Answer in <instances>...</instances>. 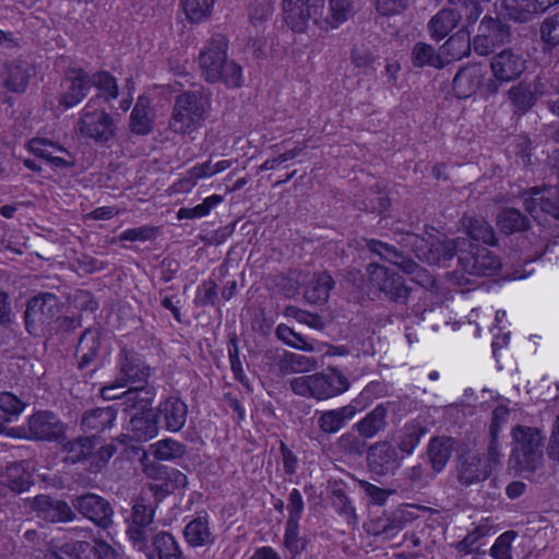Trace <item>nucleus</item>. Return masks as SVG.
Listing matches in <instances>:
<instances>
[{
  "label": "nucleus",
  "instance_id": "f257e3e1",
  "mask_svg": "<svg viewBox=\"0 0 559 559\" xmlns=\"http://www.w3.org/2000/svg\"><path fill=\"white\" fill-rule=\"evenodd\" d=\"M228 43L222 36L213 37L199 55L201 76L209 83H223L229 88L242 84V69L234 60L228 59Z\"/></svg>",
  "mask_w": 559,
  "mask_h": 559
},
{
  "label": "nucleus",
  "instance_id": "f03ea898",
  "mask_svg": "<svg viewBox=\"0 0 559 559\" xmlns=\"http://www.w3.org/2000/svg\"><path fill=\"white\" fill-rule=\"evenodd\" d=\"M210 100L200 91L183 92L175 99L168 128L174 133L190 135L206 119Z\"/></svg>",
  "mask_w": 559,
  "mask_h": 559
},
{
  "label": "nucleus",
  "instance_id": "7ed1b4c3",
  "mask_svg": "<svg viewBox=\"0 0 559 559\" xmlns=\"http://www.w3.org/2000/svg\"><path fill=\"white\" fill-rule=\"evenodd\" d=\"M289 385L299 396L324 401L348 390L349 382L338 369L329 368L326 372L296 377Z\"/></svg>",
  "mask_w": 559,
  "mask_h": 559
},
{
  "label": "nucleus",
  "instance_id": "20e7f679",
  "mask_svg": "<svg viewBox=\"0 0 559 559\" xmlns=\"http://www.w3.org/2000/svg\"><path fill=\"white\" fill-rule=\"evenodd\" d=\"M513 448L511 459L522 473L533 474L544 465V455L540 450L543 443L542 431L527 426H516L512 429Z\"/></svg>",
  "mask_w": 559,
  "mask_h": 559
},
{
  "label": "nucleus",
  "instance_id": "39448f33",
  "mask_svg": "<svg viewBox=\"0 0 559 559\" xmlns=\"http://www.w3.org/2000/svg\"><path fill=\"white\" fill-rule=\"evenodd\" d=\"M60 301L51 293H41L32 297L24 312L25 326L29 334L41 336L48 332L55 320L59 319Z\"/></svg>",
  "mask_w": 559,
  "mask_h": 559
},
{
  "label": "nucleus",
  "instance_id": "423d86ee",
  "mask_svg": "<svg viewBox=\"0 0 559 559\" xmlns=\"http://www.w3.org/2000/svg\"><path fill=\"white\" fill-rule=\"evenodd\" d=\"M525 69L524 58L512 49L493 55L490 59L492 78L484 84V93L487 96L497 94L501 86L518 80Z\"/></svg>",
  "mask_w": 559,
  "mask_h": 559
},
{
  "label": "nucleus",
  "instance_id": "0eeeda50",
  "mask_svg": "<svg viewBox=\"0 0 559 559\" xmlns=\"http://www.w3.org/2000/svg\"><path fill=\"white\" fill-rule=\"evenodd\" d=\"M382 391V385L379 382L369 383L359 394L358 399L352 403L335 409H330L320 413L318 417V427L324 433L337 432L346 421L354 418V416L362 409L371 397Z\"/></svg>",
  "mask_w": 559,
  "mask_h": 559
},
{
  "label": "nucleus",
  "instance_id": "6e6552de",
  "mask_svg": "<svg viewBox=\"0 0 559 559\" xmlns=\"http://www.w3.org/2000/svg\"><path fill=\"white\" fill-rule=\"evenodd\" d=\"M457 260L462 271L475 276H490L500 266V261L488 248L474 246L466 238L459 240Z\"/></svg>",
  "mask_w": 559,
  "mask_h": 559
},
{
  "label": "nucleus",
  "instance_id": "1a4fd4ad",
  "mask_svg": "<svg viewBox=\"0 0 559 559\" xmlns=\"http://www.w3.org/2000/svg\"><path fill=\"white\" fill-rule=\"evenodd\" d=\"M367 247L370 251L377 253L382 259L399 266L405 274L411 276L413 282L417 283L421 287L429 288L433 286V275L418 265L414 260L397 251L393 246L380 240L370 239L367 241Z\"/></svg>",
  "mask_w": 559,
  "mask_h": 559
},
{
  "label": "nucleus",
  "instance_id": "9d476101",
  "mask_svg": "<svg viewBox=\"0 0 559 559\" xmlns=\"http://www.w3.org/2000/svg\"><path fill=\"white\" fill-rule=\"evenodd\" d=\"M461 238L448 240L442 234L427 233V237L421 238L415 245L417 257L429 264L445 266L447 263L457 255V243Z\"/></svg>",
  "mask_w": 559,
  "mask_h": 559
},
{
  "label": "nucleus",
  "instance_id": "9b49d317",
  "mask_svg": "<svg viewBox=\"0 0 559 559\" xmlns=\"http://www.w3.org/2000/svg\"><path fill=\"white\" fill-rule=\"evenodd\" d=\"M95 98L90 99L78 122L81 135L98 142H107L115 134L114 121L105 110L93 109Z\"/></svg>",
  "mask_w": 559,
  "mask_h": 559
},
{
  "label": "nucleus",
  "instance_id": "f8f14e48",
  "mask_svg": "<svg viewBox=\"0 0 559 559\" xmlns=\"http://www.w3.org/2000/svg\"><path fill=\"white\" fill-rule=\"evenodd\" d=\"M367 274L371 284L390 300L397 304H406L411 288L405 285L399 274L377 263H370L368 265Z\"/></svg>",
  "mask_w": 559,
  "mask_h": 559
},
{
  "label": "nucleus",
  "instance_id": "ddd939ff",
  "mask_svg": "<svg viewBox=\"0 0 559 559\" xmlns=\"http://www.w3.org/2000/svg\"><path fill=\"white\" fill-rule=\"evenodd\" d=\"M355 12V0H328L326 7L319 8V15H313V23L323 31L336 29Z\"/></svg>",
  "mask_w": 559,
  "mask_h": 559
},
{
  "label": "nucleus",
  "instance_id": "4468645a",
  "mask_svg": "<svg viewBox=\"0 0 559 559\" xmlns=\"http://www.w3.org/2000/svg\"><path fill=\"white\" fill-rule=\"evenodd\" d=\"M281 5L284 23L294 33H306L310 20L319 15V7L310 0H282Z\"/></svg>",
  "mask_w": 559,
  "mask_h": 559
},
{
  "label": "nucleus",
  "instance_id": "2eb2a0df",
  "mask_svg": "<svg viewBox=\"0 0 559 559\" xmlns=\"http://www.w3.org/2000/svg\"><path fill=\"white\" fill-rule=\"evenodd\" d=\"M73 507L86 519L102 527L112 523L114 510L109 502L95 493H86L72 500Z\"/></svg>",
  "mask_w": 559,
  "mask_h": 559
},
{
  "label": "nucleus",
  "instance_id": "dca6fc26",
  "mask_svg": "<svg viewBox=\"0 0 559 559\" xmlns=\"http://www.w3.org/2000/svg\"><path fill=\"white\" fill-rule=\"evenodd\" d=\"M91 87V78L83 69H69L62 83L60 105L66 108L75 106L87 95Z\"/></svg>",
  "mask_w": 559,
  "mask_h": 559
},
{
  "label": "nucleus",
  "instance_id": "f3484780",
  "mask_svg": "<svg viewBox=\"0 0 559 559\" xmlns=\"http://www.w3.org/2000/svg\"><path fill=\"white\" fill-rule=\"evenodd\" d=\"M367 461L372 472L386 475L394 473L401 466L402 459L391 442L379 441L369 448Z\"/></svg>",
  "mask_w": 559,
  "mask_h": 559
},
{
  "label": "nucleus",
  "instance_id": "a211bd4d",
  "mask_svg": "<svg viewBox=\"0 0 559 559\" xmlns=\"http://www.w3.org/2000/svg\"><path fill=\"white\" fill-rule=\"evenodd\" d=\"M492 471L486 465L484 457L476 452L461 455L457 464V479L463 486H471L485 481Z\"/></svg>",
  "mask_w": 559,
  "mask_h": 559
},
{
  "label": "nucleus",
  "instance_id": "6ab92c4d",
  "mask_svg": "<svg viewBox=\"0 0 559 559\" xmlns=\"http://www.w3.org/2000/svg\"><path fill=\"white\" fill-rule=\"evenodd\" d=\"M31 509L36 512L38 518L50 523L70 522L75 516L66 501L56 500L45 495L36 496L31 502Z\"/></svg>",
  "mask_w": 559,
  "mask_h": 559
},
{
  "label": "nucleus",
  "instance_id": "aec40b11",
  "mask_svg": "<svg viewBox=\"0 0 559 559\" xmlns=\"http://www.w3.org/2000/svg\"><path fill=\"white\" fill-rule=\"evenodd\" d=\"M524 195L525 210L534 219L539 221V214L545 213L559 221V202L554 200L555 191L552 189H539L535 187Z\"/></svg>",
  "mask_w": 559,
  "mask_h": 559
},
{
  "label": "nucleus",
  "instance_id": "412c9836",
  "mask_svg": "<svg viewBox=\"0 0 559 559\" xmlns=\"http://www.w3.org/2000/svg\"><path fill=\"white\" fill-rule=\"evenodd\" d=\"M29 150L36 156L46 159L57 168H70L74 166L73 155L63 146L47 139H33L28 143Z\"/></svg>",
  "mask_w": 559,
  "mask_h": 559
},
{
  "label": "nucleus",
  "instance_id": "4be33fe9",
  "mask_svg": "<svg viewBox=\"0 0 559 559\" xmlns=\"http://www.w3.org/2000/svg\"><path fill=\"white\" fill-rule=\"evenodd\" d=\"M28 432L36 440H57L64 433V426L51 412H37L28 419Z\"/></svg>",
  "mask_w": 559,
  "mask_h": 559
},
{
  "label": "nucleus",
  "instance_id": "5701e85b",
  "mask_svg": "<svg viewBox=\"0 0 559 559\" xmlns=\"http://www.w3.org/2000/svg\"><path fill=\"white\" fill-rule=\"evenodd\" d=\"M545 85L540 79L521 81L508 91V97L519 112H526L544 95Z\"/></svg>",
  "mask_w": 559,
  "mask_h": 559
},
{
  "label": "nucleus",
  "instance_id": "b1692460",
  "mask_svg": "<svg viewBox=\"0 0 559 559\" xmlns=\"http://www.w3.org/2000/svg\"><path fill=\"white\" fill-rule=\"evenodd\" d=\"M486 71L481 66L472 64L461 69L454 76L453 88L460 98H467L480 87L484 88Z\"/></svg>",
  "mask_w": 559,
  "mask_h": 559
},
{
  "label": "nucleus",
  "instance_id": "393cba45",
  "mask_svg": "<svg viewBox=\"0 0 559 559\" xmlns=\"http://www.w3.org/2000/svg\"><path fill=\"white\" fill-rule=\"evenodd\" d=\"M150 377V368L134 355L126 354L120 360L117 381L121 386L145 385Z\"/></svg>",
  "mask_w": 559,
  "mask_h": 559
},
{
  "label": "nucleus",
  "instance_id": "a878e982",
  "mask_svg": "<svg viewBox=\"0 0 559 559\" xmlns=\"http://www.w3.org/2000/svg\"><path fill=\"white\" fill-rule=\"evenodd\" d=\"M63 552L74 555L79 559H116L117 551L103 540H94L93 544L76 540L66 543L62 546Z\"/></svg>",
  "mask_w": 559,
  "mask_h": 559
},
{
  "label": "nucleus",
  "instance_id": "bb28decb",
  "mask_svg": "<svg viewBox=\"0 0 559 559\" xmlns=\"http://www.w3.org/2000/svg\"><path fill=\"white\" fill-rule=\"evenodd\" d=\"M187 414V405L180 399L171 396L159 404L156 416L163 418L167 430L176 432L185 426Z\"/></svg>",
  "mask_w": 559,
  "mask_h": 559
},
{
  "label": "nucleus",
  "instance_id": "cd10ccee",
  "mask_svg": "<svg viewBox=\"0 0 559 559\" xmlns=\"http://www.w3.org/2000/svg\"><path fill=\"white\" fill-rule=\"evenodd\" d=\"M495 8L499 14L518 23H525L535 17L533 0H497Z\"/></svg>",
  "mask_w": 559,
  "mask_h": 559
},
{
  "label": "nucleus",
  "instance_id": "c85d7f7f",
  "mask_svg": "<svg viewBox=\"0 0 559 559\" xmlns=\"http://www.w3.org/2000/svg\"><path fill=\"white\" fill-rule=\"evenodd\" d=\"M133 438L138 441L153 439L158 433V421L156 413L151 407L146 411L136 412L132 415L129 423Z\"/></svg>",
  "mask_w": 559,
  "mask_h": 559
},
{
  "label": "nucleus",
  "instance_id": "c756f323",
  "mask_svg": "<svg viewBox=\"0 0 559 559\" xmlns=\"http://www.w3.org/2000/svg\"><path fill=\"white\" fill-rule=\"evenodd\" d=\"M146 555L148 559H185L176 539L166 532L154 535L152 547L146 549Z\"/></svg>",
  "mask_w": 559,
  "mask_h": 559
},
{
  "label": "nucleus",
  "instance_id": "7c9ffc66",
  "mask_svg": "<svg viewBox=\"0 0 559 559\" xmlns=\"http://www.w3.org/2000/svg\"><path fill=\"white\" fill-rule=\"evenodd\" d=\"M33 74L32 64L27 61L16 60L7 66L4 86L14 93H23L28 86Z\"/></svg>",
  "mask_w": 559,
  "mask_h": 559
},
{
  "label": "nucleus",
  "instance_id": "2f4dec72",
  "mask_svg": "<svg viewBox=\"0 0 559 559\" xmlns=\"http://www.w3.org/2000/svg\"><path fill=\"white\" fill-rule=\"evenodd\" d=\"M388 406L377 405L362 419L354 425L357 432L367 439L373 438L386 427Z\"/></svg>",
  "mask_w": 559,
  "mask_h": 559
},
{
  "label": "nucleus",
  "instance_id": "473e14b6",
  "mask_svg": "<svg viewBox=\"0 0 559 559\" xmlns=\"http://www.w3.org/2000/svg\"><path fill=\"white\" fill-rule=\"evenodd\" d=\"M32 485V475L22 463H14L7 467L0 478V492L7 487L14 493L26 491Z\"/></svg>",
  "mask_w": 559,
  "mask_h": 559
},
{
  "label": "nucleus",
  "instance_id": "72a5a7b5",
  "mask_svg": "<svg viewBox=\"0 0 559 559\" xmlns=\"http://www.w3.org/2000/svg\"><path fill=\"white\" fill-rule=\"evenodd\" d=\"M453 450V440L448 437H435L428 444V459L435 474L440 473L448 464Z\"/></svg>",
  "mask_w": 559,
  "mask_h": 559
},
{
  "label": "nucleus",
  "instance_id": "f704fd0d",
  "mask_svg": "<svg viewBox=\"0 0 559 559\" xmlns=\"http://www.w3.org/2000/svg\"><path fill=\"white\" fill-rule=\"evenodd\" d=\"M277 368L281 376L309 372L317 368V359L301 354L285 352L278 357Z\"/></svg>",
  "mask_w": 559,
  "mask_h": 559
},
{
  "label": "nucleus",
  "instance_id": "c9c22d12",
  "mask_svg": "<svg viewBox=\"0 0 559 559\" xmlns=\"http://www.w3.org/2000/svg\"><path fill=\"white\" fill-rule=\"evenodd\" d=\"M185 537L189 545L202 547L211 545L214 536L209 527L207 515H200L190 521L185 528Z\"/></svg>",
  "mask_w": 559,
  "mask_h": 559
},
{
  "label": "nucleus",
  "instance_id": "e433bc0d",
  "mask_svg": "<svg viewBox=\"0 0 559 559\" xmlns=\"http://www.w3.org/2000/svg\"><path fill=\"white\" fill-rule=\"evenodd\" d=\"M99 346L100 341L97 331L86 330L82 334L76 347L80 369L90 367L96 360Z\"/></svg>",
  "mask_w": 559,
  "mask_h": 559
},
{
  "label": "nucleus",
  "instance_id": "4c0bfd02",
  "mask_svg": "<svg viewBox=\"0 0 559 559\" xmlns=\"http://www.w3.org/2000/svg\"><path fill=\"white\" fill-rule=\"evenodd\" d=\"M459 20L450 8H443L436 13L428 23V32L432 39L441 40L447 37L457 25Z\"/></svg>",
  "mask_w": 559,
  "mask_h": 559
},
{
  "label": "nucleus",
  "instance_id": "58836bf2",
  "mask_svg": "<svg viewBox=\"0 0 559 559\" xmlns=\"http://www.w3.org/2000/svg\"><path fill=\"white\" fill-rule=\"evenodd\" d=\"M471 47L472 44L468 34L460 31L447 39L441 46L440 52L447 64L467 56L471 51Z\"/></svg>",
  "mask_w": 559,
  "mask_h": 559
},
{
  "label": "nucleus",
  "instance_id": "ea45409f",
  "mask_svg": "<svg viewBox=\"0 0 559 559\" xmlns=\"http://www.w3.org/2000/svg\"><path fill=\"white\" fill-rule=\"evenodd\" d=\"M333 285L334 281L331 275L316 274L305 289V297L310 304L322 305L328 301Z\"/></svg>",
  "mask_w": 559,
  "mask_h": 559
},
{
  "label": "nucleus",
  "instance_id": "a19ab883",
  "mask_svg": "<svg viewBox=\"0 0 559 559\" xmlns=\"http://www.w3.org/2000/svg\"><path fill=\"white\" fill-rule=\"evenodd\" d=\"M153 396L154 393L146 385L129 386L127 391L122 392L121 405L124 406V412L146 411L152 405Z\"/></svg>",
  "mask_w": 559,
  "mask_h": 559
},
{
  "label": "nucleus",
  "instance_id": "79ce46f5",
  "mask_svg": "<svg viewBox=\"0 0 559 559\" xmlns=\"http://www.w3.org/2000/svg\"><path fill=\"white\" fill-rule=\"evenodd\" d=\"M115 419L116 411L112 407H99L86 412L81 425L85 431L100 432L110 428Z\"/></svg>",
  "mask_w": 559,
  "mask_h": 559
},
{
  "label": "nucleus",
  "instance_id": "37998d69",
  "mask_svg": "<svg viewBox=\"0 0 559 559\" xmlns=\"http://www.w3.org/2000/svg\"><path fill=\"white\" fill-rule=\"evenodd\" d=\"M481 0H448L450 10L456 15L459 22L468 28L473 26L483 13Z\"/></svg>",
  "mask_w": 559,
  "mask_h": 559
},
{
  "label": "nucleus",
  "instance_id": "c03bdc74",
  "mask_svg": "<svg viewBox=\"0 0 559 559\" xmlns=\"http://www.w3.org/2000/svg\"><path fill=\"white\" fill-rule=\"evenodd\" d=\"M94 438H75L62 445L63 461L70 464L79 463L88 457L94 451Z\"/></svg>",
  "mask_w": 559,
  "mask_h": 559
},
{
  "label": "nucleus",
  "instance_id": "a18cd8bd",
  "mask_svg": "<svg viewBox=\"0 0 559 559\" xmlns=\"http://www.w3.org/2000/svg\"><path fill=\"white\" fill-rule=\"evenodd\" d=\"M412 61L415 67L430 66L440 69L445 66L441 52H437L432 45L426 43H417L413 47Z\"/></svg>",
  "mask_w": 559,
  "mask_h": 559
},
{
  "label": "nucleus",
  "instance_id": "49530a36",
  "mask_svg": "<svg viewBox=\"0 0 559 559\" xmlns=\"http://www.w3.org/2000/svg\"><path fill=\"white\" fill-rule=\"evenodd\" d=\"M26 404L10 392L0 393V433L4 431L7 425L17 417L25 408Z\"/></svg>",
  "mask_w": 559,
  "mask_h": 559
},
{
  "label": "nucleus",
  "instance_id": "de8ad7c7",
  "mask_svg": "<svg viewBox=\"0 0 559 559\" xmlns=\"http://www.w3.org/2000/svg\"><path fill=\"white\" fill-rule=\"evenodd\" d=\"M426 433V429L418 421H412L404 426L399 437V450L411 455L419 444L421 437Z\"/></svg>",
  "mask_w": 559,
  "mask_h": 559
},
{
  "label": "nucleus",
  "instance_id": "09e8293b",
  "mask_svg": "<svg viewBox=\"0 0 559 559\" xmlns=\"http://www.w3.org/2000/svg\"><path fill=\"white\" fill-rule=\"evenodd\" d=\"M153 456L160 461L176 460L186 453V447L170 438L159 440L150 447Z\"/></svg>",
  "mask_w": 559,
  "mask_h": 559
},
{
  "label": "nucleus",
  "instance_id": "8fccbe9b",
  "mask_svg": "<svg viewBox=\"0 0 559 559\" xmlns=\"http://www.w3.org/2000/svg\"><path fill=\"white\" fill-rule=\"evenodd\" d=\"M478 32L498 45L503 44L509 37V27L491 15H485L481 19Z\"/></svg>",
  "mask_w": 559,
  "mask_h": 559
},
{
  "label": "nucleus",
  "instance_id": "3c124183",
  "mask_svg": "<svg viewBox=\"0 0 559 559\" xmlns=\"http://www.w3.org/2000/svg\"><path fill=\"white\" fill-rule=\"evenodd\" d=\"M91 78L92 86H95L98 91L96 100L104 98L106 102L117 98L119 91L116 79L106 71H99L94 73Z\"/></svg>",
  "mask_w": 559,
  "mask_h": 559
},
{
  "label": "nucleus",
  "instance_id": "603ef678",
  "mask_svg": "<svg viewBox=\"0 0 559 559\" xmlns=\"http://www.w3.org/2000/svg\"><path fill=\"white\" fill-rule=\"evenodd\" d=\"M130 127L132 132L147 134L152 130L151 111L145 99L140 98L131 112Z\"/></svg>",
  "mask_w": 559,
  "mask_h": 559
},
{
  "label": "nucleus",
  "instance_id": "864d4df0",
  "mask_svg": "<svg viewBox=\"0 0 559 559\" xmlns=\"http://www.w3.org/2000/svg\"><path fill=\"white\" fill-rule=\"evenodd\" d=\"M215 0H182L187 19L192 23H201L211 16Z\"/></svg>",
  "mask_w": 559,
  "mask_h": 559
},
{
  "label": "nucleus",
  "instance_id": "5fc2aeb1",
  "mask_svg": "<svg viewBox=\"0 0 559 559\" xmlns=\"http://www.w3.org/2000/svg\"><path fill=\"white\" fill-rule=\"evenodd\" d=\"M498 225L502 231L511 234L525 229L527 218L515 209H504L498 216Z\"/></svg>",
  "mask_w": 559,
  "mask_h": 559
},
{
  "label": "nucleus",
  "instance_id": "6e6d98bb",
  "mask_svg": "<svg viewBox=\"0 0 559 559\" xmlns=\"http://www.w3.org/2000/svg\"><path fill=\"white\" fill-rule=\"evenodd\" d=\"M467 234L476 241H483L487 245L495 243V231L492 227L483 218H467L465 223Z\"/></svg>",
  "mask_w": 559,
  "mask_h": 559
},
{
  "label": "nucleus",
  "instance_id": "4d7b16f0",
  "mask_svg": "<svg viewBox=\"0 0 559 559\" xmlns=\"http://www.w3.org/2000/svg\"><path fill=\"white\" fill-rule=\"evenodd\" d=\"M332 496V506L336 512L344 518L349 526L356 527L358 523L357 514L346 493L342 489H335Z\"/></svg>",
  "mask_w": 559,
  "mask_h": 559
},
{
  "label": "nucleus",
  "instance_id": "13d9d810",
  "mask_svg": "<svg viewBox=\"0 0 559 559\" xmlns=\"http://www.w3.org/2000/svg\"><path fill=\"white\" fill-rule=\"evenodd\" d=\"M223 202V197L218 194H213L203 200L201 204H198L194 207H181L177 212V217L179 219H193L206 216L210 211Z\"/></svg>",
  "mask_w": 559,
  "mask_h": 559
},
{
  "label": "nucleus",
  "instance_id": "bf43d9fd",
  "mask_svg": "<svg viewBox=\"0 0 559 559\" xmlns=\"http://www.w3.org/2000/svg\"><path fill=\"white\" fill-rule=\"evenodd\" d=\"M187 484L188 477L186 474L179 469L167 467L163 483L153 486L152 489L155 490V492L168 495L177 489L185 488Z\"/></svg>",
  "mask_w": 559,
  "mask_h": 559
},
{
  "label": "nucleus",
  "instance_id": "052dcab7",
  "mask_svg": "<svg viewBox=\"0 0 559 559\" xmlns=\"http://www.w3.org/2000/svg\"><path fill=\"white\" fill-rule=\"evenodd\" d=\"M284 546L293 555H299L306 546V542L299 537V524L295 520H287L284 534Z\"/></svg>",
  "mask_w": 559,
  "mask_h": 559
},
{
  "label": "nucleus",
  "instance_id": "680f3d73",
  "mask_svg": "<svg viewBox=\"0 0 559 559\" xmlns=\"http://www.w3.org/2000/svg\"><path fill=\"white\" fill-rule=\"evenodd\" d=\"M276 336L287 345L305 352H313L314 346L308 343L299 333L285 324L276 328Z\"/></svg>",
  "mask_w": 559,
  "mask_h": 559
},
{
  "label": "nucleus",
  "instance_id": "e2e57ef3",
  "mask_svg": "<svg viewBox=\"0 0 559 559\" xmlns=\"http://www.w3.org/2000/svg\"><path fill=\"white\" fill-rule=\"evenodd\" d=\"M213 176L211 168V160L195 165L187 171L185 177L179 181L181 189L189 190L193 188L200 179L209 178Z\"/></svg>",
  "mask_w": 559,
  "mask_h": 559
},
{
  "label": "nucleus",
  "instance_id": "0e129e2a",
  "mask_svg": "<svg viewBox=\"0 0 559 559\" xmlns=\"http://www.w3.org/2000/svg\"><path fill=\"white\" fill-rule=\"evenodd\" d=\"M127 534L130 540L138 547L140 550H146L147 542L152 537H154V526L153 525H129Z\"/></svg>",
  "mask_w": 559,
  "mask_h": 559
},
{
  "label": "nucleus",
  "instance_id": "69168bd1",
  "mask_svg": "<svg viewBox=\"0 0 559 559\" xmlns=\"http://www.w3.org/2000/svg\"><path fill=\"white\" fill-rule=\"evenodd\" d=\"M374 60L376 57L373 56L372 51L364 44L355 45L350 50L352 63L362 71L369 70L372 67Z\"/></svg>",
  "mask_w": 559,
  "mask_h": 559
},
{
  "label": "nucleus",
  "instance_id": "338daca9",
  "mask_svg": "<svg viewBox=\"0 0 559 559\" xmlns=\"http://www.w3.org/2000/svg\"><path fill=\"white\" fill-rule=\"evenodd\" d=\"M516 537L514 531H508L501 534L491 547V556L495 559H511V543Z\"/></svg>",
  "mask_w": 559,
  "mask_h": 559
},
{
  "label": "nucleus",
  "instance_id": "774afa93",
  "mask_svg": "<svg viewBox=\"0 0 559 559\" xmlns=\"http://www.w3.org/2000/svg\"><path fill=\"white\" fill-rule=\"evenodd\" d=\"M540 35L548 45L556 46L559 44V13L547 17L542 23Z\"/></svg>",
  "mask_w": 559,
  "mask_h": 559
}]
</instances>
